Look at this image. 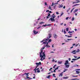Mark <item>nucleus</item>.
I'll return each mask as SVG.
<instances>
[{
  "label": "nucleus",
  "instance_id": "obj_1",
  "mask_svg": "<svg viewBox=\"0 0 80 80\" xmlns=\"http://www.w3.org/2000/svg\"><path fill=\"white\" fill-rule=\"evenodd\" d=\"M44 49H45V47H43V48H41L40 50L41 52H39L40 57L41 58V61H43V60L45 58V51L43 52V50Z\"/></svg>",
  "mask_w": 80,
  "mask_h": 80
},
{
  "label": "nucleus",
  "instance_id": "obj_2",
  "mask_svg": "<svg viewBox=\"0 0 80 80\" xmlns=\"http://www.w3.org/2000/svg\"><path fill=\"white\" fill-rule=\"evenodd\" d=\"M55 16L54 14H53L52 16H51V18H50V20L52 22H54L55 21V20L54 19L55 18Z\"/></svg>",
  "mask_w": 80,
  "mask_h": 80
},
{
  "label": "nucleus",
  "instance_id": "obj_3",
  "mask_svg": "<svg viewBox=\"0 0 80 80\" xmlns=\"http://www.w3.org/2000/svg\"><path fill=\"white\" fill-rule=\"evenodd\" d=\"M43 44H46V46H45V47H46V48H50V46L48 45V42H47V41L43 42Z\"/></svg>",
  "mask_w": 80,
  "mask_h": 80
},
{
  "label": "nucleus",
  "instance_id": "obj_4",
  "mask_svg": "<svg viewBox=\"0 0 80 80\" xmlns=\"http://www.w3.org/2000/svg\"><path fill=\"white\" fill-rule=\"evenodd\" d=\"M49 37H48L47 38H48V39H49V38H50L51 37H52V34H48Z\"/></svg>",
  "mask_w": 80,
  "mask_h": 80
},
{
  "label": "nucleus",
  "instance_id": "obj_5",
  "mask_svg": "<svg viewBox=\"0 0 80 80\" xmlns=\"http://www.w3.org/2000/svg\"><path fill=\"white\" fill-rule=\"evenodd\" d=\"M72 53H73V54H76L77 52H76V50H74L72 51L71 52Z\"/></svg>",
  "mask_w": 80,
  "mask_h": 80
},
{
  "label": "nucleus",
  "instance_id": "obj_6",
  "mask_svg": "<svg viewBox=\"0 0 80 80\" xmlns=\"http://www.w3.org/2000/svg\"><path fill=\"white\" fill-rule=\"evenodd\" d=\"M36 64L37 65V66H39V65H41V62H39V63H36Z\"/></svg>",
  "mask_w": 80,
  "mask_h": 80
},
{
  "label": "nucleus",
  "instance_id": "obj_7",
  "mask_svg": "<svg viewBox=\"0 0 80 80\" xmlns=\"http://www.w3.org/2000/svg\"><path fill=\"white\" fill-rule=\"evenodd\" d=\"M58 37V36H57V35L55 34H54V38H57Z\"/></svg>",
  "mask_w": 80,
  "mask_h": 80
},
{
  "label": "nucleus",
  "instance_id": "obj_8",
  "mask_svg": "<svg viewBox=\"0 0 80 80\" xmlns=\"http://www.w3.org/2000/svg\"><path fill=\"white\" fill-rule=\"evenodd\" d=\"M67 64H68V61L67 60L66 61V62L64 63V65H67Z\"/></svg>",
  "mask_w": 80,
  "mask_h": 80
},
{
  "label": "nucleus",
  "instance_id": "obj_9",
  "mask_svg": "<svg viewBox=\"0 0 80 80\" xmlns=\"http://www.w3.org/2000/svg\"><path fill=\"white\" fill-rule=\"evenodd\" d=\"M63 72H62L59 75V77H62L63 76Z\"/></svg>",
  "mask_w": 80,
  "mask_h": 80
},
{
  "label": "nucleus",
  "instance_id": "obj_10",
  "mask_svg": "<svg viewBox=\"0 0 80 80\" xmlns=\"http://www.w3.org/2000/svg\"><path fill=\"white\" fill-rule=\"evenodd\" d=\"M48 38H47V39L44 38L43 39V41H45V42H46V41H47V42H48Z\"/></svg>",
  "mask_w": 80,
  "mask_h": 80
},
{
  "label": "nucleus",
  "instance_id": "obj_11",
  "mask_svg": "<svg viewBox=\"0 0 80 80\" xmlns=\"http://www.w3.org/2000/svg\"><path fill=\"white\" fill-rule=\"evenodd\" d=\"M48 40H49V41L48 42L47 41V43H49V42H52V39H48Z\"/></svg>",
  "mask_w": 80,
  "mask_h": 80
},
{
  "label": "nucleus",
  "instance_id": "obj_12",
  "mask_svg": "<svg viewBox=\"0 0 80 80\" xmlns=\"http://www.w3.org/2000/svg\"><path fill=\"white\" fill-rule=\"evenodd\" d=\"M69 77H64L63 78V79H67V78H68Z\"/></svg>",
  "mask_w": 80,
  "mask_h": 80
},
{
  "label": "nucleus",
  "instance_id": "obj_13",
  "mask_svg": "<svg viewBox=\"0 0 80 80\" xmlns=\"http://www.w3.org/2000/svg\"><path fill=\"white\" fill-rule=\"evenodd\" d=\"M28 74H29V73H25L23 75H26V76H27V77H28V76H29V75H28Z\"/></svg>",
  "mask_w": 80,
  "mask_h": 80
},
{
  "label": "nucleus",
  "instance_id": "obj_14",
  "mask_svg": "<svg viewBox=\"0 0 80 80\" xmlns=\"http://www.w3.org/2000/svg\"><path fill=\"white\" fill-rule=\"evenodd\" d=\"M58 64H62V61H58Z\"/></svg>",
  "mask_w": 80,
  "mask_h": 80
},
{
  "label": "nucleus",
  "instance_id": "obj_15",
  "mask_svg": "<svg viewBox=\"0 0 80 80\" xmlns=\"http://www.w3.org/2000/svg\"><path fill=\"white\" fill-rule=\"evenodd\" d=\"M65 67H66V68H68V67H70V65H69V64L68 65H65Z\"/></svg>",
  "mask_w": 80,
  "mask_h": 80
},
{
  "label": "nucleus",
  "instance_id": "obj_16",
  "mask_svg": "<svg viewBox=\"0 0 80 80\" xmlns=\"http://www.w3.org/2000/svg\"><path fill=\"white\" fill-rule=\"evenodd\" d=\"M33 33H34L35 35L38 33V32H37V31L34 30V31Z\"/></svg>",
  "mask_w": 80,
  "mask_h": 80
},
{
  "label": "nucleus",
  "instance_id": "obj_17",
  "mask_svg": "<svg viewBox=\"0 0 80 80\" xmlns=\"http://www.w3.org/2000/svg\"><path fill=\"white\" fill-rule=\"evenodd\" d=\"M50 13H48V16L47 17V18H48V17H50Z\"/></svg>",
  "mask_w": 80,
  "mask_h": 80
},
{
  "label": "nucleus",
  "instance_id": "obj_18",
  "mask_svg": "<svg viewBox=\"0 0 80 80\" xmlns=\"http://www.w3.org/2000/svg\"><path fill=\"white\" fill-rule=\"evenodd\" d=\"M26 78H26L27 79H28V78H29V79H32V78H29V77H28V76H27Z\"/></svg>",
  "mask_w": 80,
  "mask_h": 80
},
{
  "label": "nucleus",
  "instance_id": "obj_19",
  "mask_svg": "<svg viewBox=\"0 0 80 80\" xmlns=\"http://www.w3.org/2000/svg\"><path fill=\"white\" fill-rule=\"evenodd\" d=\"M63 7V5H60L59 8H62Z\"/></svg>",
  "mask_w": 80,
  "mask_h": 80
},
{
  "label": "nucleus",
  "instance_id": "obj_20",
  "mask_svg": "<svg viewBox=\"0 0 80 80\" xmlns=\"http://www.w3.org/2000/svg\"><path fill=\"white\" fill-rule=\"evenodd\" d=\"M51 77V75H49L48 76V77H47V78H50Z\"/></svg>",
  "mask_w": 80,
  "mask_h": 80
},
{
  "label": "nucleus",
  "instance_id": "obj_21",
  "mask_svg": "<svg viewBox=\"0 0 80 80\" xmlns=\"http://www.w3.org/2000/svg\"><path fill=\"white\" fill-rule=\"evenodd\" d=\"M48 9H49V10H52V8H51V6H49Z\"/></svg>",
  "mask_w": 80,
  "mask_h": 80
},
{
  "label": "nucleus",
  "instance_id": "obj_22",
  "mask_svg": "<svg viewBox=\"0 0 80 80\" xmlns=\"http://www.w3.org/2000/svg\"><path fill=\"white\" fill-rule=\"evenodd\" d=\"M67 70H68V69H64V70L63 71V72H65Z\"/></svg>",
  "mask_w": 80,
  "mask_h": 80
},
{
  "label": "nucleus",
  "instance_id": "obj_23",
  "mask_svg": "<svg viewBox=\"0 0 80 80\" xmlns=\"http://www.w3.org/2000/svg\"><path fill=\"white\" fill-rule=\"evenodd\" d=\"M76 72L77 74H79V73H80V72L78 71H76Z\"/></svg>",
  "mask_w": 80,
  "mask_h": 80
},
{
  "label": "nucleus",
  "instance_id": "obj_24",
  "mask_svg": "<svg viewBox=\"0 0 80 80\" xmlns=\"http://www.w3.org/2000/svg\"><path fill=\"white\" fill-rule=\"evenodd\" d=\"M78 9H76L74 11V13H75V12H77V11H78Z\"/></svg>",
  "mask_w": 80,
  "mask_h": 80
},
{
  "label": "nucleus",
  "instance_id": "obj_25",
  "mask_svg": "<svg viewBox=\"0 0 80 80\" xmlns=\"http://www.w3.org/2000/svg\"><path fill=\"white\" fill-rule=\"evenodd\" d=\"M39 24H43V23H44V22H39Z\"/></svg>",
  "mask_w": 80,
  "mask_h": 80
},
{
  "label": "nucleus",
  "instance_id": "obj_26",
  "mask_svg": "<svg viewBox=\"0 0 80 80\" xmlns=\"http://www.w3.org/2000/svg\"><path fill=\"white\" fill-rule=\"evenodd\" d=\"M76 1H77V2H76V3H79V2H80V1H79V0H76Z\"/></svg>",
  "mask_w": 80,
  "mask_h": 80
},
{
  "label": "nucleus",
  "instance_id": "obj_27",
  "mask_svg": "<svg viewBox=\"0 0 80 80\" xmlns=\"http://www.w3.org/2000/svg\"><path fill=\"white\" fill-rule=\"evenodd\" d=\"M78 60V59H77V58H76V59H72V60Z\"/></svg>",
  "mask_w": 80,
  "mask_h": 80
},
{
  "label": "nucleus",
  "instance_id": "obj_28",
  "mask_svg": "<svg viewBox=\"0 0 80 80\" xmlns=\"http://www.w3.org/2000/svg\"><path fill=\"white\" fill-rule=\"evenodd\" d=\"M64 34H66V31H65V29L64 30Z\"/></svg>",
  "mask_w": 80,
  "mask_h": 80
},
{
  "label": "nucleus",
  "instance_id": "obj_29",
  "mask_svg": "<svg viewBox=\"0 0 80 80\" xmlns=\"http://www.w3.org/2000/svg\"><path fill=\"white\" fill-rule=\"evenodd\" d=\"M67 40H73V39H67Z\"/></svg>",
  "mask_w": 80,
  "mask_h": 80
},
{
  "label": "nucleus",
  "instance_id": "obj_30",
  "mask_svg": "<svg viewBox=\"0 0 80 80\" xmlns=\"http://www.w3.org/2000/svg\"><path fill=\"white\" fill-rule=\"evenodd\" d=\"M74 8H72V9L71 10V13H72V12L73 10L74 9Z\"/></svg>",
  "mask_w": 80,
  "mask_h": 80
},
{
  "label": "nucleus",
  "instance_id": "obj_31",
  "mask_svg": "<svg viewBox=\"0 0 80 80\" xmlns=\"http://www.w3.org/2000/svg\"><path fill=\"white\" fill-rule=\"evenodd\" d=\"M64 14V13L63 12H62V13L60 15V17H61V16H62V15H63Z\"/></svg>",
  "mask_w": 80,
  "mask_h": 80
},
{
  "label": "nucleus",
  "instance_id": "obj_32",
  "mask_svg": "<svg viewBox=\"0 0 80 80\" xmlns=\"http://www.w3.org/2000/svg\"><path fill=\"white\" fill-rule=\"evenodd\" d=\"M80 52V50L78 49V50L77 51H76V52L77 53V52Z\"/></svg>",
  "mask_w": 80,
  "mask_h": 80
},
{
  "label": "nucleus",
  "instance_id": "obj_33",
  "mask_svg": "<svg viewBox=\"0 0 80 80\" xmlns=\"http://www.w3.org/2000/svg\"><path fill=\"white\" fill-rule=\"evenodd\" d=\"M80 4H76L73 6V7H75V6H77V5H79Z\"/></svg>",
  "mask_w": 80,
  "mask_h": 80
},
{
  "label": "nucleus",
  "instance_id": "obj_34",
  "mask_svg": "<svg viewBox=\"0 0 80 80\" xmlns=\"http://www.w3.org/2000/svg\"><path fill=\"white\" fill-rule=\"evenodd\" d=\"M74 58H78L77 56H74Z\"/></svg>",
  "mask_w": 80,
  "mask_h": 80
},
{
  "label": "nucleus",
  "instance_id": "obj_35",
  "mask_svg": "<svg viewBox=\"0 0 80 80\" xmlns=\"http://www.w3.org/2000/svg\"><path fill=\"white\" fill-rule=\"evenodd\" d=\"M41 27H42L41 26H40V27H38L37 28V29L38 30V29H39V28H41Z\"/></svg>",
  "mask_w": 80,
  "mask_h": 80
},
{
  "label": "nucleus",
  "instance_id": "obj_36",
  "mask_svg": "<svg viewBox=\"0 0 80 80\" xmlns=\"http://www.w3.org/2000/svg\"><path fill=\"white\" fill-rule=\"evenodd\" d=\"M55 70H54L53 71H51V73H52L53 72H56V71Z\"/></svg>",
  "mask_w": 80,
  "mask_h": 80
},
{
  "label": "nucleus",
  "instance_id": "obj_37",
  "mask_svg": "<svg viewBox=\"0 0 80 80\" xmlns=\"http://www.w3.org/2000/svg\"><path fill=\"white\" fill-rule=\"evenodd\" d=\"M74 3H77V2H72V4H74Z\"/></svg>",
  "mask_w": 80,
  "mask_h": 80
},
{
  "label": "nucleus",
  "instance_id": "obj_38",
  "mask_svg": "<svg viewBox=\"0 0 80 80\" xmlns=\"http://www.w3.org/2000/svg\"><path fill=\"white\" fill-rule=\"evenodd\" d=\"M45 5H48L47 3V2H45Z\"/></svg>",
  "mask_w": 80,
  "mask_h": 80
},
{
  "label": "nucleus",
  "instance_id": "obj_39",
  "mask_svg": "<svg viewBox=\"0 0 80 80\" xmlns=\"http://www.w3.org/2000/svg\"><path fill=\"white\" fill-rule=\"evenodd\" d=\"M50 25H52L51 24H46V26H50Z\"/></svg>",
  "mask_w": 80,
  "mask_h": 80
},
{
  "label": "nucleus",
  "instance_id": "obj_40",
  "mask_svg": "<svg viewBox=\"0 0 80 80\" xmlns=\"http://www.w3.org/2000/svg\"><path fill=\"white\" fill-rule=\"evenodd\" d=\"M37 72H38V73H39V72H40V70H38Z\"/></svg>",
  "mask_w": 80,
  "mask_h": 80
},
{
  "label": "nucleus",
  "instance_id": "obj_41",
  "mask_svg": "<svg viewBox=\"0 0 80 80\" xmlns=\"http://www.w3.org/2000/svg\"><path fill=\"white\" fill-rule=\"evenodd\" d=\"M58 67H57V68L55 69V70H58Z\"/></svg>",
  "mask_w": 80,
  "mask_h": 80
},
{
  "label": "nucleus",
  "instance_id": "obj_42",
  "mask_svg": "<svg viewBox=\"0 0 80 80\" xmlns=\"http://www.w3.org/2000/svg\"><path fill=\"white\" fill-rule=\"evenodd\" d=\"M74 18H72V21H73V20H74Z\"/></svg>",
  "mask_w": 80,
  "mask_h": 80
},
{
  "label": "nucleus",
  "instance_id": "obj_43",
  "mask_svg": "<svg viewBox=\"0 0 80 80\" xmlns=\"http://www.w3.org/2000/svg\"><path fill=\"white\" fill-rule=\"evenodd\" d=\"M72 37V36H68V38L70 37Z\"/></svg>",
  "mask_w": 80,
  "mask_h": 80
},
{
  "label": "nucleus",
  "instance_id": "obj_44",
  "mask_svg": "<svg viewBox=\"0 0 80 80\" xmlns=\"http://www.w3.org/2000/svg\"><path fill=\"white\" fill-rule=\"evenodd\" d=\"M47 26V24H45V25H43L42 26V27H46Z\"/></svg>",
  "mask_w": 80,
  "mask_h": 80
},
{
  "label": "nucleus",
  "instance_id": "obj_45",
  "mask_svg": "<svg viewBox=\"0 0 80 80\" xmlns=\"http://www.w3.org/2000/svg\"><path fill=\"white\" fill-rule=\"evenodd\" d=\"M56 14H57V15H59V13H58V12H57Z\"/></svg>",
  "mask_w": 80,
  "mask_h": 80
},
{
  "label": "nucleus",
  "instance_id": "obj_46",
  "mask_svg": "<svg viewBox=\"0 0 80 80\" xmlns=\"http://www.w3.org/2000/svg\"><path fill=\"white\" fill-rule=\"evenodd\" d=\"M66 31H68V28H66Z\"/></svg>",
  "mask_w": 80,
  "mask_h": 80
},
{
  "label": "nucleus",
  "instance_id": "obj_47",
  "mask_svg": "<svg viewBox=\"0 0 80 80\" xmlns=\"http://www.w3.org/2000/svg\"><path fill=\"white\" fill-rule=\"evenodd\" d=\"M78 45H79V44H77L75 45V47H77V46H78Z\"/></svg>",
  "mask_w": 80,
  "mask_h": 80
},
{
  "label": "nucleus",
  "instance_id": "obj_48",
  "mask_svg": "<svg viewBox=\"0 0 80 80\" xmlns=\"http://www.w3.org/2000/svg\"><path fill=\"white\" fill-rule=\"evenodd\" d=\"M69 18L68 17H67L66 18V20H68Z\"/></svg>",
  "mask_w": 80,
  "mask_h": 80
},
{
  "label": "nucleus",
  "instance_id": "obj_49",
  "mask_svg": "<svg viewBox=\"0 0 80 80\" xmlns=\"http://www.w3.org/2000/svg\"><path fill=\"white\" fill-rule=\"evenodd\" d=\"M52 68H51L49 70V71H50L52 69Z\"/></svg>",
  "mask_w": 80,
  "mask_h": 80
},
{
  "label": "nucleus",
  "instance_id": "obj_50",
  "mask_svg": "<svg viewBox=\"0 0 80 80\" xmlns=\"http://www.w3.org/2000/svg\"><path fill=\"white\" fill-rule=\"evenodd\" d=\"M70 8H69V9L67 11V12H68V11L70 10Z\"/></svg>",
  "mask_w": 80,
  "mask_h": 80
},
{
  "label": "nucleus",
  "instance_id": "obj_51",
  "mask_svg": "<svg viewBox=\"0 0 80 80\" xmlns=\"http://www.w3.org/2000/svg\"><path fill=\"white\" fill-rule=\"evenodd\" d=\"M55 20H57V21H58V18H56L55 19Z\"/></svg>",
  "mask_w": 80,
  "mask_h": 80
},
{
  "label": "nucleus",
  "instance_id": "obj_52",
  "mask_svg": "<svg viewBox=\"0 0 80 80\" xmlns=\"http://www.w3.org/2000/svg\"><path fill=\"white\" fill-rule=\"evenodd\" d=\"M34 70L35 71V73H36L37 71H36V70H37L35 69Z\"/></svg>",
  "mask_w": 80,
  "mask_h": 80
},
{
  "label": "nucleus",
  "instance_id": "obj_53",
  "mask_svg": "<svg viewBox=\"0 0 80 80\" xmlns=\"http://www.w3.org/2000/svg\"><path fill=\"white\" fill-rule=\"evenodd\" d=\"M68 60H69V61H70V60H71V58H69L68 59Z\"/></svg>",
  "mask_w": 80,
  "mask_h": 80
},
{
  "label": "nucleus",
  "instance_id": "obj_54",
  "mask_svg": "<svg viewBox=\"0 0 80 80\" xmlns=\"http://www.w3.org/2000/svg\"><path fill=\"white\" fill-rule=\"evenodd\" d=\"M58 5V3H54V5Z\"/></svg>",
  "mask_w": 80,
  "mask_h": 80
},
{
  "label": "nucleus",
  "instance_id": "obj_55",
  "mask_svg": "<svg viewBox=\"0 0 80 80\" xmlns=\"http://www.w3.org/2000/svg\"><path fill=\"white\" fill-rule=\"evenodd\" d=\"M53 5H54V3L53 2H52V6H53Z\"/></svg>",
  "mask_w": 80,
  "mask_h": 80
},
{
  "label": "nucleus",
  "instance_id": "obj_56",
  "mask_svg": "<svg viewBox=\"0 0 80 80\" xmlns=\"http://www.w3.org/2000/svg\"><path fill=\"white\" fill-rule=\"evenodd\" d=\"M73 32H70V31H69V32H68V33H72Z\"/></svg>",
  "mask_w": 80,
  "mask_h": 80
},
{
  "label": "nucleus",
  "instance_id": "obj_57",
  "mask_svg": "<svg viewBox=\"0 0 80 80\" xmlns=\"http://www.w3.org/2000/svg\"><path fill=\"white\" fill-rule=\"evenodd\" d=\"M41 71V72H43V69H42Z\"/></svg>",
  "mask_w": 80,
  "mask_h": 80
},
{
  "label": "nucleus",
  "instance_id": "obj_58",
  "mask_svg": "<svg viewBox=\"0 0 80 80\" xmlns=\"http://www.w3.org/2000/svg\"><path fill=\"white\" fill-rule=\"evenodd\" d=\"M55 66H56V65H55L53 67V68H55Z\"/></svg>",
  "mask_w": 80,
  "mask_h": 80
},
{
  "label": "nucleus",
  "instance_id": "obj_59",
  "mask_svg": "<svg viewBox=\"0 0 80 80\" xmlns=\"http://www.w3.org/2000/svg\"><path fill=\"white\" fill-rule=\"evenodd\" d=\"M72 80H77V79H72Z\"/></svg>",
  "mask_w": 80,
  "mask_h": 80
},
{
  "label": "nucleus",
  "instance_id": "obj_60",
  "mask_svg": "<svg viewBox=\"0 0 80 80\" xmlns=\"http://www.w3.org/2000/svg\"><path fill=\"white\" fill-rule=\"evenodd\" d=\"M75 43H73L72 45V46H75Z\"/></svg>",
  "mask_w": 80,
  "mask_h": 80
},
{
  "label": "nucleus",
  "instance_id": "obj_61",
  "mask_svg": "<svg viewBox=\"0 0 80 80\" xmlns=\"http://www.w3.org/2000/svg\"><path fill=\"white\" fill-rule=\"evenodd\" d=\"M38 67V66H36V68H35V69H37V67Z\"/></svg>",
  "mask_w": 80,
  "mask_h": 80
},
{
  "label": "nucleus",
  "instance_id": "obj_62",
  "mask_svg": "<svg viewBox=\"0 0 80 80\" xmlns=\"http://www.w3.org/2000/svg\"><path fill=\"white\" fill-rule=\"evenodd\" d=\"M63 8H64V9H65V6H64L63 7Z\"/></svg>",
  "mask_w": 80,
  "mask_h": 80
},
{
  "label": "nucleus",
  "instance_id": "obj_63",
  "mask_svg": "<svg viewBox=\"0 0 80 80\" xmlns=\"http://www.w3.org/2000/svg\"><path fill=\"white\" fill-rule=\"evenodd\" d=\"M49 12V10H47L46 11V12Z\"/></svg>",
  "mask_w": 80,
  "mask_h": 80
},
{
  "label": "nucleus",
  "instance_id": "obj_64",
  "mask_svg": "<svg viewBox=\"0 0 80 80\" xmlns=\"http://www.w3.org/2000/svg\"><path fill=\"white\" fill-rule=\"evenodd\" d=\"M49 13H52V11H49Z\"/></svg>",
  "mask_w": 80,
  "mask_h": 80
}]
</instances>
